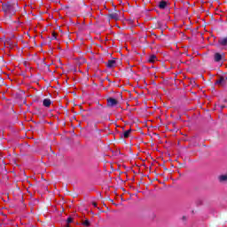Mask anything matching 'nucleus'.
Masks as SVG:
<instances>
[{
  "instance_id": "1",
  "label": "nucleus",
  "mask_w": 227,
  "mask_h": 227,
  "mask_svg": "<svg viewBox=\"0 0 227 227\" xmlns=\"http://www.w3.org/2000/svg\"><path fill=\"white\" fill-rule=\"evenodd\" d=\"M3 10L5 13H9V15H15V12L19 10V4H3Z\"/></svg>"
},
{
  "instance_id": "2",
  "label": "nucleus",
  "mask_w": 227,
  "mask_h": 227,
  "mask_svg": "<svg viewBox=\"0 0 227 227\" xmlns=\"http://www.w3.org/2000/svg\"><path fill=\"white\" fill-rule=\"evenodd\" d=\"M118 104V100L113 98H109L107 99V106L108 107H114V106H116Z\"/></svg>"
},
{
  "instance_id": "3",
  "label": "nucleus",
  "mask_w": 227,
  "mask_h": 227,
  "mask_svg": "<svg viewBox=\"0 0 227 227\" xmlns=\"http://www.w3.org/2000/svg\"><path fill=\"white\" fill-rule=\"evenodd\" d=\"M110 19H114V20H120V12H114L110 14Z\"/></svg>"
},
{
  "instance_id": "4",
  "label": "nucleus",
  "mask_w": 227,
  "mask_h": 227,
  "mask_svg": "<svg viewBox=\"0 0 227 227\" xmlns=\"http://www.w3.org/2000/svg\"><path fill=\"white\" fill-rule=\"evenodd\" d=\"M219 45H222L223 47H226L227 45V37H223L218 40Z\"/></svg>"
},
{
  "instance_id": "5",
  "label": "nucleus",
  "mask_w": 227,
  "mask_h": 227,
  "mask_svg": "<svg viewBox=\"0 0 227 227\" xmlns=\"http://www.w3.org/2000/svg\"><path fill=\"white\" fill-rule=\"evenodd\" d=\"M51 104H52V101L49 98H45L43 101V105L44 107H51Z\"/></svg>"
},
{
  "instance_id": "6",
  "label": "nucleus",
  "mask_w": 227,
  "mask_h": 227,
  "mask_svg": "<svg viewBox=\"0 0 227 227\" xmlns=\"http://www.w3.org/2000/svg\"><path fill=\"white\" fill-rule=\"evenodd\" d=\"M132 132V129H128V130H125L122 135H121V137H124L125 139H127V137H130V133Z\"/></svg>"
},
{
  "instance_id": "7",
  "label": "nucleus",
  "mask_w": 227,
  "mask_h": 227,
  "mask_svg": "<svg viewBox=\"0 0 227 227\" xmlns=\"http://www.w3.org/2000/svg\"><path fill=\"white\" fill-rule=\"evenodd\" d=\"M221 59H223V55H221V53H215V61L216 63H219V61H221Z\"/></svg>"
},
{
  "instance_id": "8",
  "label": "nucleus",
  "mask_w": 227,
  "mask_h": 227,
  "mask_svg": "<svg viewBox=\"0 0 227 227\" xmlns=\"http://www.w3.org/2000/svg\"><path fill=\"white\" fill-rule=\"evenodd\" d=\"M116 61L115 60H108L107 68H114L115 67Z\"/></svg>"
},
{
  "instance_id": "9",
  "label": "nucleus",
  "mask_w": 227,
  "mask_h": 227,
  "mask_svg": "<svg viewBox=\"0 0 227 227\" xmlns=\"http://www.w3.org/2000/svg\"><path fill=\"white\" fill-rule=\"evenodd\" d=\"M166 6H168V3L164 1L160 2L159 8H160V10H164Z\"/></svg>"
},
{
  "instance_id": "10",
  "label": "nucleus",
  "mask_w": 227,
  "mask_h": 227,
  "mask_svg": "<svg viewBox=\"0 0 227 227\" xmlns=\"http://www.w3.org/2000/svg\"><path fill=\"white\" fill-rule=\"evenodd\" d=\"M149 63H155L157 61V57L155 55H151L148 59Z\"/></svg>"
},
{
  "instance_id": "11",
  "label": "nucleus",
  "mask_w": 227,
  "mask_h": 227,
  "mask_svg": "<svg viewBox=\"0 0 227 227\" xmlns=\"http://www.w3.org/2000/svg\"><path fill=\"white\" fill-rule=\"evenodd\" d=\"M226 78H224V76H222L216 81V84H224Z\"/></svg>"
},
{
  "instance_id": "12",
  "label": "nucleus",
  "mask_w": 227,
  "mask_h": 227,
  "mask_svg": "<svg viewBox=\"0 0 227 227\" xmlns=\"http://www.w3.org/2000/svg\"><path fill=\"white\" fill-rule=\"evenodd\" d=\"M220 182H226L227 181V175H222L219 176Z\"/></svg>"
},
{
  "instance_id": "13",
  "label": "nucleus",
  "mask_w": 227,
  "mask_h": 227,
  "mask_svg": "<svg viewBox=\"0 0 227 227\" xmlns=\"http://www.w3.org/2000/svg\"><path fill=\"white\" fill-rule=\"evenodd\" d=\"M83 226H86V227L90 226V221L89 220H85L83 222Z\"/></svg>"
},
{
  "instance_id": "14",
  "label": "nucleus",
  "mask_w": 227,
  "mask_h": 227,
  "mask_svg": "<svg viewBox=\"0 0 227 227\" xmlns=\"http://www.w3.org/2000/svg\"><path fill=\"white\" fill-rule=\"evenodd\" d=\"M70 223H72V218L71 217L67 218V224H70Z\"/></svg>"
},
{
  "instance_id": "15",
  "label": "nucleus",
  "mask_w": 227,
  "mask_h": 227,
  "mask_svg": "<svg viewBox=\"0 0 227 227\" xmlns=\"http://www.w3.org/2000/svg\"><path fill=\"white\" fill-rule=\"evenodd\" d=\"M93 206H94V207H97V203H93Z\"/></svg>"
}]
</instances>
